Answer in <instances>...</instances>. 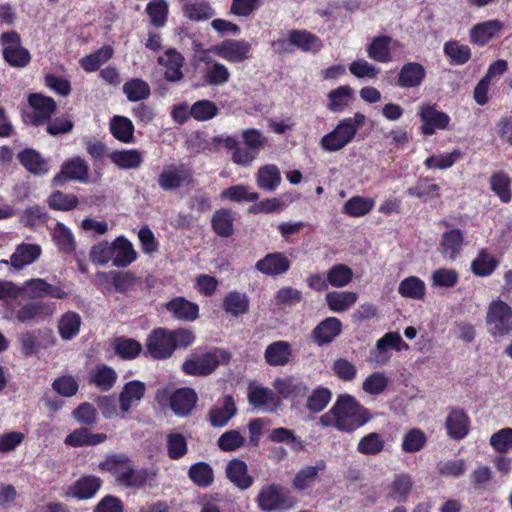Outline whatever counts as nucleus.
Segmentation results:
<instances>
[{
  "mask_svg": "<svg viewBox=\"0 0 512 512\" xmlns=\"http://www.w3.org/2000/svg\"><path fill=\"white\" fill-rule=\"evenodd\" d=\"M370 420L369 411L354 397L340 395L332 408L323 414L319 422L324 427H334L339 431L352 432Z\"/></svg>",
  "mask_w": 512,
  "mask_h": 512,
  "instance_id": "nucleus-1",
  "label": "nucleus"
},
{
  "mask_svg": "<svg viewBox=\"0 0 512 512\" xmlns=\"http://www.w3.org/2000/svg\"><path fill=\"white\" fill-rule=\"evenodd\" d=\"M103 471L111 473L120 485L128 488H141L156 477L154 470L135 469L132 461L123 455H113L99 464Z\"/></svg>",
  "mask_w": 512,
  "mask_h": 512,
  "instance_id": "nucleus-2",
  "label": "nucleus"
},
{
  "mask_svg": "<svg viewBox=\"0 0 512 512\" xmlns=\"http://www.w3.org/2000/svg\"><path fill=\"white\" fill-rule=\"evenodd\" d=\"M231 360V354L223 349H213L204 354H193L182 364V370L190 376H207L219 365H226Z\"/></svg>",
  "mask_w": 512,
  "mask_h": 512,
  "instance_id": "nucleus-3",
  "label": "nucleus"
},
{
  "mask_svg": "<svg viewBox=\"0 0 512 512\" xmlns=\"http://www.w3.org/2000/svg\"><path fill=\"white\" fill-rule=\"evenodd\" d=\"M486 326L493 337H502L512 331V307L501 299L492 300L487 307Z\"/></svg>",
  "mask_w": 512,
  "mask_h": 512,
  "instance_id": "nucleus-4",
  "label": "nucleus"
},
{
  "mask_svg": "<svg viewBox=\"0 0 512 512\" xmlns=\"http://www.w3.org/2000/svg\"><path fill=\"white\" fill-rule=\"evenodd\" d=\"M0 45L5 61L12 67H26L31 60L29 51L22 46L20 35L15 31L0 35Z\"/></svg>",
  "mask_w": 512,
  "mask_h": 512,
  "instance_id": "nucleus-5",
  "label": "nucleus"
},
{
  "mask_svg": "<svg viewBox=\"0 0 512 512\" xmlns=\"http://www.w3.org/2000/svg\"><path fill=\"white\" fill-rule=\"evenodd\" d=\"M251 44L246 40L226 39L208 51L230 63H242L251 56Z\"/></svg>",
  "mask_w": 512,
  "mask_h": 512,
  "instance_id": "nucleus-6",
  "label": "nucleus"
},
{
  "mask_svg": "<svg viewBox=\"0 0 512 512\" xmlns=\"http://www.w3.org/2000/svg\"><path fill=\"white\" fill-rule=\"evenodd\" d=\"M56 311L54 303L32 301L12 312L13 318L20 323H39L53 316Z\"/></svg>",
  "mask_w": 512,
  "mask_h": 512,
  "instance_id": "nucleus-7",
  "label": "nucleus"
},
{
  "mask_svg": "<svg viewBox=\"0 0 512 512\" xmlns=\"http://www.w3.org/2000/svg\"><path fill=\"white\" fill-rule=\"evenodd\" d=\"M18 340L24 356L35 355L40 349L48 348L55 343L53 332L50 329L26 330L19 335Z\"/></svg>",
  "mask_w": 512,
  "mask_h": 512,
  "instance_id": "nucleus-8",
  "label": "nucleus"
},
{
  "mask_svg": "<svg viewBox=\"0 0 512 512\" xmlns=\"http://www.w3.org/2000/svg\"><path fill=\"white\" fill-rule=\"evenodd\" d=\"M418 116L422 122L421 132L426 136L435 134L437 130L447 129L450 123V117L445 112L437 110L435 105H420Z\"/></svg>",
  "mask_w": 512,
  "mask_h": 512,
  "instance_id": "nucleus-9",
  "label": "nucleus"
},
{
  "mask_svg": "<svg viewBox=\"0 0 512 512\" xmlns=\"http://www.w3.org/2000/svg\"><path fill=\"white\" fill-rule=\"evenodd\" d=\"M191 181L192 172L184 164L167 165L158 176V184L165 191L178 189L185 184H190Z\"/></svg>",
  "mask_w": 512,
  "mask_h": 512,
  "instance_id": "nucleus-10",
  "label": "nucleus"
},
{
  "mask_svg": "<svg viewBox=\"0 0 512 512\" xmlns=\"http://www.w3.org/2000/svg\"><path fill=\"white\" fill-rule=\"evenodd\" d=\"M355 130L349 123L342 120L320 140V146L327 152H336L347 146L355 137Z\"/></svg>",
  "mask_w": 512,
  "mask_h": 512,
  "instance_id": "nucleus-11",
  "label": "nucleus"
},
{
  "mask_svg": "<svg viewBox=\"0 0 512 512\" xmlns=\"http://www.w3.org/2000/svg\"><path fill=\"white\" fill-rule=\"evenodd\" d=\"M146 348L147 352L154 359L170 357L174 352L170 330L164 328L154 329L147 338Z\"/></svg>",
  "mask_w": 512,
  "mask_h": 512,
  "instance_id": "nucleus-12",
  "label": "nucleus"
},
{
  "mask_svg": "<svg viewBox=\"0 0 512 512\" xmlns=\"http://www.w3.org/2000/svg\"><path fill=\"white\" fill-rule=\"evenodd\" d=\"M88 178V163L80 157H74L62 165L61 171L53 178V183L55 186H60L66 180H76L86 183Z\"/></svg>",
  "mask_w": 512,
  "mask_h": 512,
  "instance_id": "nucleus-13",
  "label": "nucleus"
},
{
  "mask_svg": "<svg viewBox=\"0 0 512 512\" xmlns=\"http://www.w3.org/2000/svg\"><path fill=\"white\" fill-rule=\"evenodd\" d=\"M237 407L231 395H225L208 412V422L212 427H224L236 415Z\"/></svg>",
  "mask_w": 512,
  "mask_h": 512,
  "instance_id": "nucleus-14",
  "label": "nucleus"
},
{
  "mask_svg": "<svg viewBox=\"0 0 512 512\" xmlns=\"http://www.w3.org/2000/svg\"><path fill=\"white\" fill-rule=\"evenodd\" d=\"M158 63L164 68V77L169 82H180L183 77L182 68L185 58L174 48L167 49L165 53L158 58Z\"/></svg>",
  "mask_w": 512,
  "mask_h": 512,
  "instance_id": "nucleus-15",
  "label": "nucleus"
},
{
  "mask_svg": "<svg viewBox=\"0 0 512 512\" xmlns=\"http://www.w3.org/2000/svg\"><path fill=\"white\" fill-rule=\"evenodd\" d=\"M257 504L262 511L270 512L286 507V497L283 488L277 484L261 488L257 496Z\"/></svg>",
  "mask_w": 512,
  "mask_h": 512,
  "instance_id": "nucleus-16",
  "label": "nucleus"
},
{
  "mask_svg": "<svg viewBox=\"0 0 512 512\" xmlns=\"http://www.w3.org/2000/svg\"><path fill=\"white\" fill-rule=\"evenodd\" d=\"M28 102L32 108L29 118L34 125H40L49 120L56 110L55 101L42 94H31L28 97Z\"/></svg>",
  "mask_w": 512,
  "mask_h": 512,
  "instance_id": "nucleus-17",
  "label": "nucleus"
},
{
  "mask_svg": "<svg viewBox=\"0 0 512 512\" xmlns=\"http://www.w3.org/2000/svg\"><path fill=\"white\" fill-rule=\"evenodd\" d=\"M20 288L22 289V293L26 291L27 295L34 299L46 296H50L55 299H65L68 295L62 287L53 286L42 278L27 280Z\"/></svg>",
  "mask_w": 512,
  "mask_h": 512,
  "instance_id": "nucleus-18",
  "label": "nucleus"
},
{
  "mask_svg": "<svg viewBox=\"0 0 512 512\" xmlns=\"http://www.w3.org/2000/svg\"><path fill=\"white\" fill-rule=\"evenodd\" d=\"M248 400L250 405L266 412L274 411L280 403L279 398L272 390L256 384L249 385Z\"/></svg>",
  "mask_w": 512,
  "mask_h": 512,
  "instance_id": "nucleus-19",
  "label": "nucleus"
},
{
  "mask_svg": "<svg viewBox=\"0 0 512 512\" xmlns=\"http://www.w3.org/2000/svg\"><path fill=\"white\" fill-rule=\"evenodd\" d=\"M146 392V385L138 380L126 383L119 393V407L122 413H128L132 408L137 407Z\"/></svg>",
  "mask_w": 512,
  "mask_h": 512,
  "instance_id": "nucleus-20",
  "label": "nucleus"
},
{
  "mask_svg": "<svg viewBox=\"0 0 512 512\" xmlns=\"http://www.w3.org/2000/svg\"><path fill=\"white\" fill-rule=\"evenodd\" d=\"M289 259L281 252L268 253L258 260L255 269L267 276H276L286 273L290 268Z\"/></svg>",
  "mask_w": 512,
  "mask_h": 512,
  "instance_id": "nucleus-21",
  "label": "nucleus"
},
{
  "mask_svg": "<svg viewBox=\"0 0 512 512\" xmlns=\"http://www.w3.org/2000/svg\"><path fill=\"white\" fill-rule=\"evenodd\" d=\"M504 24L499 20H488L474 25L469 31L470 41L483 46L500 35Z\"/></svg>",
  "mask_w": 512,
  "mask_h": 512,
  "instance_id": "nucleus-22",
  "label": "nucleus"
},
{
  "mask_svg": "<svg viewBox=\"0 0 512 512\" xmlns=\"http://www.w3.org/2000/svg\"><path fill=\"white\" fill-rule=\"evenodd\" d=\"M391 347L396 351L407 350L409 348L408 344H406L399 333L397 332H388L383 337H381L376 343V351L374 353V361L377 365L386 364L390 355L387 353L386 348Z\"/></svg>",
  "mask_w": 512,
  "mask_h": 512,
  "instance_id": "nucleus-23",
  "label": "nucleus"
},
{
  "mask_svg": "<svg viewBox=\"0 0 512 512\" xmlns=\"http://www.w3.org/2000/svg\"><path fill=\"white\" fill-rule=\"evenodd\" d=\"M165 308L170 312L174 318L192 322L199 317L198 304L187 300L184 297H176L165 304Z\"/></svg>",
  "mask_w": 512,
  "mask_h": 512,
  "instance_id": "nucleus-24",
  "label": "nucleus"
},
{
  "mask_svg": "<svg viewBox=\"0 0 512 512\" xmlns=\"http://www.w3.org/2000/svg\"><path fill=\"white\" fill-rule=\"evenodd\" d=\"M341 331V321L336 317H328L313 329L311 336L317 345L322 346L332 342Z\"/></svg>",
  "mask_w": 512,
  "mask_h": 512,
  "instance_id": "nucleus-25",
  "label": "nucleus"
},
{
  "mask_svg": "<svg viewBox=\"0 0 512 512\" xmlns=\"http://www.w3.org/2000/svg\"><path fill=\"white\" fill-rule=\"evenodd\" d=\"M110 161L119 169H138L143 161V152L138 149L114 150L107 154Z\"/></svg>",
  "mask_w": 512,
  "mask_h": 512,
  "instance_id": "nucleus-26",
  "label": "nucleus"
},
{
  "mask_svg": "<svg viewBox=\"0 0 512 512\" xmlns=\"http://www.w3.org/2000/svg\"><path fill=\"white\" fill-rule=\"evenodd\" d=\"M196 392L191 388L176 390L170 397V407L178 416L188 415L197 403Z\"/></svg>",
  "mask_w": 512,
  "mask_h": 512,
  "instance_id": "nucleus-27",
  "label": "nucleus"
},
{
  "mask_svg": "<svg viewBox=\"0 0 512 512\" xmlns=\"http://www.w3.org/2000/svg\"><path fill=\"white\" fill-rule=\"evenodd\" d=\"M291 356V344L283 340L269 344L264 352L265 361L270 366H285L290 362Z\"/></svg>",
  "mask_w": 512,
  "mask_h": 512,
  "instance_id": "nucleus-28",
  "label": "nucleus"
},
{
  "mask_svg": "<svg viewBox=\"0 0 512 512\" xmlns=\"http://www.w3.org/2000/svg\"><path fill=\"white\" fill-rule=\"evenodd\" d=\"M101 487V480L96 476H83L71 485L66 494L79 500L90 499Z\"/></svg>",
  "mask_w": 512,
  "mask_h": 512,
  "instance_id": "nucleus-29",
  "label": "nucleus"
},
{
  "mask_svg": "<svg viewBox=\"0 0 512 512\" xmlns=\"http://www.w3.org/2000/svg\"><path fill=\"white\" fill-rule=\"evenodd\" d=\"M112 250V262L116 267H126L137 258V252L135 251L132 243L122 236L117 237L112 242Z\"/></svg>",
  "mask_w": 512,
  "mask_h": 512,
  "instance_id": "nucleus-30",
  "label": "nucleus"
},
{
  "mask_svg": "<svg viewBox=\"0 0 512 512\" xmlns=\"http://www.w3.org/2000/svg\"><path fill=\"white\" fill-rule=\"evenodd\" d=\"M425 75V69L421 64L407 63L399 71L397 85L401 88L418 87L422 84Z\"/></svg>",
  "mask_w": 512,
  "mask_h": 512,
  "instance_id": "nucleus-31",
  "label": "nucleus"
},
{
  "mask_svg": "<svg viewBox=\"0 0 512 512\" xmlns=\"http://www.w3.org/2000/svg\"><path fill=\"white\" fill-rule=\"evenodd\" d=\"M225 472L227 478L241 490H246L253 484V478L248 474L247 465L242 460H231L227 464Z\"/></svg>",
  "mask_w": 512,
  "mask_h": 512,
  "instance_id": "nucleus-32",
  "label": "nucleus"
},
{
  "mask_svg": "<svg viewBox=\"0 0 512 512\" xmlns=\"http://www.w3.org/2000/svg\"><path fill=\"white\" fill-rule=\"evenodd\" d=\"M42 249L38 244L22 243L18 245L10 257V264L21 269L34 263L41 255Z\"/></svg>",
  "mask_w": 512,
  "mask_h": 512,
  "instance_id": "nucleus-33",
  "label": "nucleus"
},
{
  "mask_svg": "<svg viewBox=\"0 0 512 512\" xmlns=\"http://www.w3.org/2000/svg\"><path fill=\"white\" fill-rule=\"evenodd\" d=\"M445 426L451 438L460 440L468 434L470 421L463 411L452 410L446 418Z\"/></svg>",
  "mask_w": 512,
  "mask_h": 512,
  "instance_id": "nucleus-34",
  "label": "nucleus"
},
{
  "mask_svg": "<svg viewBox=\"0 0 512 512\" xmlns=\"http://www.w3.org/2000/svg\"><path fill=\"white\" fill-rule=\"evenodd\" d=\"M358 294L351 291H331L325 295L328 308L335 313H341L354 306Z\"/></svg>",
  "mask_w": 512,
  "mask_h": 512,
  "instance_id": "nucleus-35",
  "label": "nucleus"
},
{
  "mask_svg": "<svg viewBox=\"0 0 512 512\" xmlns=\"http://www.w3.org/2000/svg\"><path fill=\"white\" fill-rule=\"evenodd\" d=\"M288 39L292 45L305 52L316 53L323 47L320 38L306 30H292Z\"/></svg>",
  "mask_w": 512,
  "mask_h": 512,
  "instance_id": "nucleus-36",
  "label": "nucleus"
},
{
  "mask_svg": "<svg viewBox=\"0 0 512 512\" xmlns=\"http://www.w3.org/2000/svg\"><path fill=\"white\" fill-rule=\"evenodd\" d=\"M463 233L459 229L445 232L440 242L441 254L449 260H455L463 245Z\"/></svg>",
  "mask_w": 512,
  "mask_h": 512,
  "instance_id": "nucleus-37",
  "label": "nucleus"
},
{
  "mask_svg": "<svg viewBox=\"0 0 512 512\" xmlns=\"http://www.w3.org/2000/svg\"><path fill=\"white\" fill-rule=\"evenodd\" d=\"M398 293L403 298L420 301L425 297L426 284L417 276H409L399 283Z\"/></svg>",
  "mask_w": 512,
  "mask_h": 512,
  "instance_id": "nucleus-38",
  "label": "nucleus"
},
{
  "mask_svg": "<svg viewBox=\"0 0 512 512\" xmlns=\"http://www.w3.org/2000/svg\"><path fill=\"white\" fill-rule=\"evenodd\" d=\"M109 128L118 141L126 144L134 142V125L129 118L116 115L110 120Z\"/></svg>",
  "mask_w": 512,
  "mask_h": 512,
  "instance_id": "nucleus-39",
  "label": "nucleus"
},
{
  "mask_svg": "<svg viewBox=\"0 0 512 512\" xmlns=\"http://www.w3.org/2000/svg\"><path fill=\"white\" fill-rule=\"evenodd\" d=\"M182 11L184 16L192 21H204L215 15L214 9L207 0L186 1Z\"/></svg>",
  "mask_w": 512,
  "mask_h": 512,
  "instance_id": "nucleus-40",
  "label": "nucleus"
},
{
  "mask_svg": "<svg viewBox=\"0 0 512 512\" xmlns=\"http://www.w3.org/2000/svg\"><path fill=\"white\" fill-rule=\"evenodd\" d=\"M374 206L373 198L356 195L344 203L342 212L350 217L359 218L369 214Z\"/></svg>",
  "mask_w": 512,
  "mask_h": 512,
  "instance_id": "nucleus-41",
  "label": "nucleus"
},
{
  "mask_svg": "<svg viewBox=\"0 0 512 512\" xmlns=\"http://www.w3.org/2000/svg\"><path fill=\"white\" fill-rule=\"evenodd\" d=\"M256 182L260 189L274 191L281 183L279 168L273 164H267L258 169Z\"/></svg>",
  "mask_w": 512,
  "mask_h": 512,
  "instance_id": "nucleus-42",
  "label": "nucleus"
},
{
  "mask_svg": "<svg viewBox=\"0 0 512 512\" xmlns=\"http://www.w3.org/2000/svg\"><path fill=\"white\" fill-rule=\"evenodd\" d=\"M462 157L463 153L460 149H454L449 153L432 154L425 159L424 166L428 170H446L451 168Z\"/></svg>",
  "mask_w": 512,
  "mask_h": 512,
  "instance_id": "nucleus-43",
  "label": "nucleus"
},
{
  "mask_svg": "<svg viewBox=\"0 0 512 512\" xmlns=\"http://www.w3.org/2000/svg\"><path fill=\"white\" fill-rule=\"evenodd\" d=\"M113 54V48L109 45H106L101 47L97 51L81 58L79 60V63L84 71L89 73L95 72L103 64L107 63L113 57Z\"/></svg>",
  "mask_w": 512,
  "mask_h": 512,
  "instance_id": "nucleus-44",
  "label": "nucleus"
},
{
  "mask_svg": "<svg viewBox=\"0 0 512 512\" xmlns=\"http://www.w3.org/2000/svg\"><path fill=\"white\" fill-rule=\"evenodd\" d=\"M353 89L348 85L339 86L328 93L327 108L332 112H342L353 99Z\"/></svg>",
  "mask_w": 512,
  "mask_h": 512,
  "instance_id": "nucleus-45",
  "label": "nucleus"
},
{
  "mask_svg": "<svg viewBox=\"0 0 512 512\" xmlns=\"http://www.w3.org/2000/svg\"><path fill=\"white\" fill-rule=\"evenodd\" d=\"M81 322V317L78 313L73 311L64 313L58 321L60 337L67 341L76 337L80 331Z\"/></svg>",
  "mask_w": 512,
  "mask_h": 512,
  "instance_id": "nucleus-46",
  "label": "nucleus"
},
{
  "mask_svg": "<svg viewBox=\"0 0 512 512\" xmlns=\"http://www.w3.org/2000/svg\"><path fill=\"white\" fill-rule=\"evenodd\" d=\"M392 39L387 36L375 37L367 47L368 56L378 62L387 63L392 60L390 47Z\"/></svg>",
  "mask_w": 512,
  "mask_h": 512,
  "instance_id": "nucleus-47",
  "label": "nucleus"
},
{
  "mask_svg": "<svg viewBox=\"0 0 512 512\" xmlns=\"http://www.w3.org/2000/svg\"><path fill=\"white\" fill-rule=\"evenodd\" d=\"M106 438L107 436L103 433L92 434L86 428H79L66 437L65 444L72 447L97 445L104 442Z\"/></svg>",
  "mask_w": 512,
  "mask_h": 512,
  "instance_id": "nucleus-48",
  "label": "nucleus"
},
{
  "mask_svg": "<svg viewBox=\"0 0 512 512\" xmlns=\"http://www.w3.org/2000/svg\"><path fill=\"white\" fill-rule=\"evenodd\" d=\"M18 159L29 172L35 175H43L48 172L47 162L33 149H25L18 155Z\"/></svg>",
  "mask_w": 512,
  "mask_h": 512,
  "instance_id": "nucleus-49",
  "label": "nucleus"
},
{
  "mask_svg": "<svg viewBox=\"0 0 512 512\" xmlns=\"http://www.w3.org/2000/svg\"><path fill=\"white\" fill-rule=\"evenodd\" d=\"M413 487V481L409 474H397L389 485V496L398 501H406Z\"/></svg>",
  "mask_w": 512,
  "mask_h": 512,
  "instance_id": "nucleus-50",
  "label": "nucleus"
},
{
  "mask_svg": "<svg viewBox=\"0 0 512 512\" xmlns=\"http://www.w3.org/2000/svg\"><path fill=\"white\" fill-rule=\"evenodd\" d=\"M499 261L486 250L482 249L471 263L472 272L480 277L491 275L498 267Z\"/></svg>",
  "mask_w": 512,
  "mask_h": 512,
  "instance_id": "nucleus-51",
  "label": "nucleus"
},
{
  "mask_svg": "<svg viewBox=\"0 0 512 512\" xmlns=\"http://www.w3.org/2000/svg\"><path fill=\"white\" fill-rule=\"evenodd\" d=\"M223 308L235 317L245 314L249 310V298L245 293L229 292L223 299Z\"/></svg>",
  "mask_w": 512,
  "mask_h": 512,
  "instance_id": "nucleus-52",
  "label": "nucleus"
},
{
  "mask_svg": "<svg viewBox=\"0 0 512 512\" xmlns=\"http://www.w3.org/2000/svg\"><path fill=\"white\" fill-rule=\"evenodd\" d=\"M123 93L129 101L137 102L147 99L151 94V89L146 81L133 78L124 83Z\"/></svg>",
  "mask_w": 512,
  "mask_h": 512,
  "instance_id": "nucleus-53",
  "label": "nucleus"
},
{
  "mask_svg": "<svg viewBox=\"0 0 512 512\" xmlns=\"http://www.w3.org/2000/svg\"><path fill=\"white\" fill-rule=\"evenodd\" d=\"M115 353L122 359H135L142 351V345L131 338L118 337L112 342Z\"/></svg>",
  "mask_w": 512,
  "mask_h": 512,
  "instance_id": "nucleus-54",
  "label": "nucleus"
},
{
  "mask_svg": "<svg viewBox=\"0 0 512 512\" xmlns=\"http://www.w3.org/2000/svg\"><path fill=\"white\" fill-rule=\"evenodd\" d=\"M116 379L115 370L107 365H97L91 375V382L102 391L110 390Z\"/></svg>",
  "mask_w": 512,
  "mask_h": 512,
  "instance_id": "nucleus-55",
  "label": "nucleus"
},
{
  "mask_svg": "<svg viewBox=\"0 0 512 512\" xmlns=\"http://www.w3.org/2000/svg\"><path fill=\"white\" fill-rule=\"evenodd\" d=\"M511 178L503 171L492 174L490 178L491 190L499 197L503 203L510 202L511 194Z\"/></svg>",
  "mask_w": 512,
  "mask_h": 512,
  "instance_id": "nucleus-56",
  "label": "nucleus"
},
{
  "mask_svg": "<svg viewBox=\"0 0 512 512\" xmlns=\"http://www.w3.org/2000/svg\"><path fill=\"white\" fill-rule=\"evenodd\" d=\"M52 238L59 250L63 253H72L76 243L71 230L62 223H57L53 229Z\"/></svg>",
  "mask_w": 512,
  "mask_h": 512,
  "instance_id": "nucleus-57",
  "label": "nucleus"
},
{
  "mask_svg": "<svg viewBox=\"0 0 512 512\" xmlns=\"http://www.w3.org/2000/svg\"><path fill=\"white\" fill-rule=\"evenodd\" d=\"M385 440L380 433L372 432L360 439L357 451L363 455H376L384 450Z\"/></svg>",
  "mask_w": 512,
  "mask_h": 512,
  "instance_id": "nucleus-58",
  "label": "nucleus"
},
{
  "mask_svg": "<svg viewBox=\"0 0 512 512\" xmlns=\"http://www.w3.org/2000/svg\"><path fill=\"white\" fill-rule=\"evenodd\" d=\"M353 279L352 269L345 264L333 265L327 272L329 285L334 288L347 286Z\"/></svg>",
  "mask_w": 512,
  "mask_h": 512,
  "instance_id": "nucleus-59",
  "label": "nucleus"
},
{
  "mask_svg": "<svg viewBox=\"0 0 512 512\" xmlns=\"http://www.w3.org/2000/svg\"><path fill=\"white\" fill-rule=\"evenodd\" d=\"M193 483L200 487H207L213 482L214 474L211 466L205 462L193 464L188 471Z\"/></svg>",
  "mask_w": 512,
  "mask_h": 512,
  "instance_id": "nucleus-60",
  "label": "nucleus"
},
{
  "mask_svg": "<svg viewBox=\"0 0 512 512\" xmlns=\"http://www.w3.org/2000/svg\"><path fill=\"white\" fill-rule=\"evenodd\" d=\"M150 22L155 27H163L167 22L168 3L166 0H152L146 6Z\"/></svg>",
  "mask_w": 512,
  "mask_h": 512,
  "instance_id": "nucleus-61",
  "label": "nucleus"
},
{
  "mask_svg": "<svg viewBox=\"0 0 512 512\" xmlns=\"http://www.w3.org/2000/svg\"><path fill=\"white\" fill-rule=\"evenodd\" d=\"M439 191L440 187L437 184L433 183L429 178H422L414 186L408 188L407 193L410 196L427 199L438 198L440 196Z\"/></svg>",
  "mask_w": 512,
  "mask_h": 512,
  "instance_id": "nucleus-62",
  "label": "nucleus"
},
{
  "mask_svg": "<svg viewBox=\"0 0 512 512\" xmlns=\"http://www.w3.org/2000/svg\"><path fill=\"white\" fill-rule=\"evenodd\" d=\"M459 280L458 272L452 268H438L431 274L432 287L451 288Z\"/></svg>",
  "mask_w": 512,
  "mask_h": 512,
  "instance_id": "nucleus-63",
  "label": "nucleus"
},
{
  "mask_svg": "<svg viewBox=\"0 0 512 512\" xmlns=\"http://www.w3.org/2000/svg\"><path fill=\"white\" fill-rule=\"evenodd\" d=\"M192 118L197 121H209L219 113L217 105L210 100H199L191 105Z\"/></svg>",
  "mask_w": 512,
  "mask_h": 512,
  "instance_id": "nucleus-64",
  "label": "nucleus"
}]
</instances>
